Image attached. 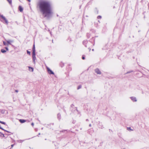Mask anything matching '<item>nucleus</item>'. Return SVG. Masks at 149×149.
<instances>
[{"instance_id": "obj_1", "label": "nucleus", "mask_w": 149, "mask_h": 149, "mask_svg": "<svg viewBox=\"0 0 149 149\" xmlns=\"http://www.w3.org/2000/svg\"><path fill=\"white\" fill-rule=\"evenodd\" d=\"M38 6L45 17L49 18L53 13L52 6L50 3L47 1H43L39 2Z\"/></svg>"}, {"instance_id": "obj_2", "label": "nucleus", "mask_w": 149, "mask_h": 149, "mask_svg": "<svg viewBox=\"0 0 149 149\" xmlns=\"http://www.w3.org/2000/svg\"><path fill=\"white\" fill-rule=\"evenodd\" d=\"M74 105L73 104H72L70 106V109L72 111V112L73 113H79V112L78 111L77 107H74Z\"/></svg>"}, {"instance_id": "obj_3", "label": "nucleus", "mask_w": 149, "mask_h": 149, "mask_svg": "<svg viewBox=\"0 0 149 149\" xmlns=\"http://www.w3.org/2000/svg\"><path fill=\"white\" fill-rule=\"evenodd\" d=\"M33 52H32V57L33 61L35 62V60L36 59V54H35V46L34 44L33 45V47L32 49Z\"/></svg>"}, {"instance_id": "obj_4", "label": "nucleus", "mask_w": 149, "mask_h": 149, "mask_svg": "<svg viewBox=\"0 0 149 149\" xmlns=\"http://www.w3.org/2000/svg\"><path fill=\"white\" fill-rule=\"evenodd\" d=\"M47 72H48V73L49 74H54V72H53V71L52 70H51L50 69V68H49L48 67H47Z\"/></svg>"}, {"instance_id": "obj_5", "label": "nucleus", "mask_w": 149, "mask_h": 149, "mask_svg": "<svg viewBox=\"0 0 149 149\" xmlns=\"http://www.w3.org/2000/svg\"><path fill=\"white\" fill-rule=\"evenodd\" d=\"M1 18L5 21L6 23L7 24H8V22L7 20L5 18V17H4L3 15H1Z\"/></svg>"}, {"instance_id": "obj_6", "label": "nucleus", "mask_w": 149, "mask_h": 149, "mask_svg": "<svg viewBox=\"0 0 149 149\" xmlns=\"http://www.w3.org/2000/svg\"><path fill=\"white\" fill-rule=\"evenodd\" d=\"M130 98L133 102H136L137 101L136 98L135 97H131Z\"/></svg>"}, {"instance_id": "obj_7", "label": "nucleus", "mask_w": 149, "mask_h": 149, "mask_svg": "<svg viewBox=\"0 0 149 149\" xmlns=\"http://www.w3.org/2000/svg\"><path fill=\"white\" fill-rule=\"evenodd\" d=\"M95 71L97 74H101L100 71L98 69H95Z\"/></svg>"}, {"instance_id": "obj_8", "label": "nucleus", "mask_w": 149, "mask_h": 149, "mask_svg": "<svg viewBox=\"0 0 149 149\" xmlns=\"http://www.w3.org/2000/svg\"><path fill=\"white\" fill-rule=\"evenodd\" d=\"M19 121L21 123H23L26 121V120L22 119H19Z\"/></svg>"}, {"instance_id": "obj_9", "label": "nucleus", "mask_w": 149, "mask_h": 149, "mask_svg": "<svg viewBox=\"0 0 149 149\" xmlns=\"http://www.w3.org/2000/svg\"><path fill=\"white\" fill-rule=\"evenodd\" d=\"M19 10L21 12H22V11H23V8L21 6H19Z\"/></svg>"}, {"instance_id": "obj_10", "label": "nucleus", "mask_w": 149, "mask_h": 149, "mask_svg": "<svg viewBox=\"0 0 149 149\" xmlns=\"http://www.w3.org/2000/svg\"><path fill=\"white\" fill-rule=\"evenodd\" d=\"M57 118H58V120H60L61 119V114L60 113H58V115H57Z\"/></svg>"}, {"instance_id": "obj_11", "label": "nucleus", "mask_w": 149, "mask_h": 149, "mask_svg": "<svg viewBox=\"0 0 149 149\" xmlns=\"http://www.w3.org/2000/svg\"><path fill=\"white\" fill-rule=\"evenodd\" d=\"M0 129H1L2 130L7 132H8V133H10V132L6 130H5V129H3V128H2L0 126Z\"/></svg>"}, {"instance_id": "obj_12", "label": "nucleus", "mask_w": 149, "mask_h": 149, "mask_svg": "<svg viewBox=\"0 0 149 149\" xmlns=\"http://www.w3.org/2000/svg\"><path fill=\"white\" fill-rule=\"evenodd\" d=\"M99 127L101 129H103L104 128V127L102 124H99Z\"/></svg>"}, {"instance_id": "obj_13", "label": "nucleus", "mask_w": 149, "mask_h": 149, "mask_svg": "<svg viewBox=\"0 0 149 149\" xmlns=\"http://www.w3.org/2000/svg\"><path fill=\"white\" fill-rule=\"evenodd\" d=\"M29 70L31 72H33V68L30 67H29Z\"/></svg>"}, {"instance_id": "obj_14", "label": "nucleus", "mask_w": 149, "mask_h": 149, "mask_svg": "<svg viewBox=\"0 0 149 149\" xmlns=\"http://www.w3.org/2000/svg\"><path fill=\"white\" fill-rule=\"evenodd\" d=\"M1 52L2 53H4L6 52V51L3 49H1Z\"/></svg>"}, {"instance_id": "obj_15", "label": "nucleus", "mask_w": 149, "mask_h": 149, "mask_svg": "<svg viewBox=\"0 0 149 149\" xmlns=\"http://www.w3.org/2000/svg\"><path fill=\"white\" fill-rule=\"evenodd\" d=\"M0 136H2L3 137H4L5 136L4 134H3L1 132H0Z\"/></svg>"}, {"instance_id": "obj_16", "label": "nucleus", "mask_w": 149, "mask_h": 149, "mask_svg": "<svg viewBox=\"0 0 149 149\" xmlns=\"http://www.w3.org/2000/svg\"><path fill=\"white\" fill-rule=\"evenodd\" d=\"M7 42L9 44H10V42H12L13 41H12V40H9L7 41Z\"/></svg>"}, {"instance_id": "obj_17", "label": "nucleus", "mask_w": 149, "mask_h": 149, "mask_svg": "<svg viewBox=\"0 0 149 149\" xmlns=\"http://www.w3.org/2000/svg\"><path fill=\"white\" fill-rule=\"evenodd\" d=\"M0 123H1V124H4V125H6V123L5 122L1 121L0 120Z\"/></svg>"}, {"instance_id": "obj_18", "label": "nucleus", "mask_w": 149, "mask_h": 149, "mask_svg": "<svg viewBox=\"0 0 149 149\" xmlns=\"http://www.w3.org/2000/svg\"><path fill=\"white\" fill-rule=\"evenodd\" d=\"M54 125V123H51L49 125H47V127L49 128V125Z\"/></svg>"}, {"instance_id": "obj_19", "label": "nucleus", "mask_w": 149, "mask_h": 149, "mask_svg": "<svg viewBox=\"0 0 149 149\" xmlns=\"http://www.w3.org/2000/svg\"><path fill=\"white\" fill-rule=\"evenodd\" d=\"M10 5H12V0H7Z\"/></svg>"}, {"instance_id": "obj_20", "label": "nucleus", "mask_w": 149, "mask_h": 149, "mask_svg": "<svg viewBox=\"0 0 149 149\" xmlns=\"http://www.w3.org/2000/svg\"><path fill=\"white\" fill-rule=\"evenodd\" d=\"M81 85H79V86H78V87H77V89L78 90H79V89L81 88Z\"/></svg>"}, {"instance_id": "obj_21", "label": "nucleus", "mask_w": 149, "mask_h": 149, "mask_svg": "<svg viewBox=\"0 0 149 149\" xmlns=\"http://www.w3.org/2000/svg\"><path fill=\"white\" fill-rule=\"evenodd\" d=\"M97 18L98 19H101V16H98L97 17Z\"/></svg>"}, {"instance_id": "obj_22", "label": "nucleus", "mask_w": 149, "mask_h": 149, "mask_svg": "<svg viewBox=\"0 0 149 149\" xmlns=\"http://www.w3.org/2000/svg\"><path fill=\"white\" fill-rule=\"evenodd\" d=\"M27 52L28 54H29V55L30 54L31 52H30L29 51H28L27 50Z\"/></svg>"}, {"instance_id": "obj_23", "label": "nucleus", "mask_w": 149, "mask_h": 149, "mask_svg": "<svg viewBox=\"0 0 149 149\" xmlns=\"http://www.w3.org/2000/svg\"><path fill=\"white\" fill-rule=\"evenodd\" d=\"M85 58L84 56H83L82 57V59H83L84 60L85 59Z\"/></svg>"}, {"instance_id": "obj_24", "label": "nucleus", "mask_w": 149, "mask_h": 149, "mask_svg": "<svg viewBox=\"0 0 149 149\" xmlns=\"http://www.w3.org/2000/svg\"><path fill=\"white\" fill-rule=\"evenodd\" d=\"M127 129L128 130H131V127H127Z\"/></svg>"}, {"instance_id": "obj_25", "label": "nucleus", "mask_w": 149, "mask_h": 149, "mask_svg": "<svg viewBox=\"0 0 149 149\" xmlns=\"http://www.w3.org/2000/svg\"><path fill=\"white\" fill-rule=\"evenodd\" d=\"M5 49H6L7 51L8 50V48H7V47H5Z\"/></svg>"}, {"instance_id": "obj_26", "label": "nucleus", "mask_w": 149, "mask_h": 149, "mask_svg": "<svg viewBox=\"0 0 149 149\" xmlns=\"http://www.w3.org/2000/svg\"><path fill=\"white\" fill-rule=\"evenodd\" d=\"M34 124L33 123H32L31 124V125L33 126Z\"/></svg>"}, {"instance_id": "obj_27", "label": "nucleus", "mask_w": 149, "mask_h": 149, "mask_svg": "<svg viewBox=\"0 0 149 149\" xmlns=\"http://www.w3.org/2000/svg\"><path fill=\"white\" fill-rule=\"evenodd\" d=\"M86 43L87 42V41H83V43L84 44V43Z\"/></svg>"}, {"instance_id": "obj_28", "label": "nucleus", "mask_w": 149, "mask_h": 149, "mask_svg": "<svg viewBox=\"0 0 149 149\" xmlns=\"http://www.w3.org/2000/svg\"><path fill=\"white\" fill-rule=\"evenodd\" d=\"M15 92H17V93L18 92V90H15Z\"/></svg>"}, {"instance_id": "obj_29", "label": "nucleus", "mask_w": 149, "mask_h": 149, "mask_svg": "<svg viewBox=\"0 0 149 149\" xmlns=\"http://www.w3.org/2000/svg\"><path fill=\"white\" fill-rule=\"evenodd\" d=\"M130 72H127L126 73L127 74H128V73H130Z\"/></svg>"}, {"instance_id": "obj_30", "label": "nucleus", "mask_w": 149, "mask_h": 149, "mask_svg": "<svg viewBox=\"0 0 149 149\" xmlns=\"http://www.w3.org/2000/svg\"><path fill=\"white\" fill-rule=\"evenodd\" d=\"M40 133H39L38 134V136H39V135H40Z\"/></svg>"}, {"instance_id": "obj_31", "label": "nucleus", "mask_w": 149, "mask_h": 149, "mask_svg": "<svg viewBox=\"0 0 149 149\" xmlns=\"http://www.w3.org/2000/svg\"><path fill=\"white\" fill-rule=\"evenodd\" d=\"M89 126L90 127H91V124H90L89 125Z\"/></svg>"}, {"instance_id": "obj_32", "label": "nucleus", "mask_w": 149, "mask_h": 149, "mask_svg": "<svg viewBox=\"0 0 149 149\" xmlns=\"http://www.w3.org/2000/svg\"><path fill=\"white\" fill-rule=\"evenodd\" d=\"M86 121H88V119H86Z\"/></svg>"}, {"instance_id": "obj_33", "label": "nucleus", "mask_w": 149, "mask_h": 149, "mask_svg": "<svg viewBox=\"0 0 149 149\" xmlns=\"http://www.w3.org/2000/svg\"><path fill=\"white\" fill-rule=\"evenodd\" d=\"M3 44L4 45H6V43L5 42H3Z\"/></svg>"}, {"instance_id": "obj_34", "label": "nucleus", "mask_w": 149, "mask_h": 149, "mask_svg": "<svg viewBox=\"0 0 149 149\" xmlns=\"http://www.w3.org/2000/svg\"><path fill=\"white\" fill-rule=\"evenodd\" d=\"M29 2H30V0H27Z\"/></svg>"}, {"instance_id": "obj_35", "label": "nucleus", "mask_w": 149, "mask_h": 149, "mask_svg": "<svg viewBox=\"0 0 149 149\" xmlns=\"http://www.w3.org/2000/svg\"><path fill=\"white\" fill-rule=\"evenodd\" d=\"M92 51H94V49H92Z\"/></svg>"}, {"instance_id": "obj_36", "label": "nucleus", "mask_w": 149, "mask_h": 149, "mask_svg": "<svg viewBox=\"0 0 149 149\" xmlns=\"http://www.w3.org/2000/svg\"><path fill=\"white\" fill-rule=\"evenodd\" d=\"M148 76H147V78H148Z\"/></svg>"}, {"instance_id": "obj_37", "label": "nucleus", "mask_w": 149, "mask_h": 149, "mask_svg": "<svg viewBox=\"0 0 149 149\" xmlns=\"http://www.w3.org/2000/svg\"><path fill=\"white\" fill-rule=\"evenodd\" d=\"M43 129V128H42V129Z\"/></svg>"}, {"instance_id": "obj_38", "label": "nucleus", "mask_w": 149, "mask_h": 149, "mask_svg": "<svg viewBox=\"0 0 149 149\" xmlns=\"http://www.w3.org/2000/svg\"><path fill=\"white\" fill-rule=\"evenodd\" d=\"M45 140H47V139H45Z\"/></svg>"}]
</instances>
